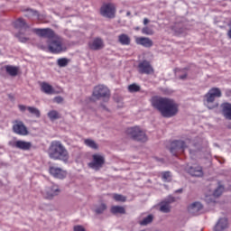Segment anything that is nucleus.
Instances as JSON below:
<instances>
[{
  "label": "nucleus",
  "instance_id": "1",
  "mask_svg": "<svg viewBox=\"0 0 231 231\" xmlns=\"http://www.w3.org/2000/svg\"><path fill=\"white\" fill-rule=\"evenodd\" d=\"M152 106L163 118H172L178 115L179 106L174 99L155 97L152 98Z\"/></svg>",
  "mask_w": 231,
  "mask_h": 231
},
{
  "label": "nucleus",
  "instance_id": "2",
  "mask_svg": "<svg viewBox=\"0 0 231 231\" xmlns=\"http://www.w3.org/2000/svg\"><path fill=\"white\" fill-rule=\"evenodd\" d=\"M34 33L39 37H44L49 39L47 41L48 50L51 53H61L62 49V39L60 36L55 33V31L51 28L45 29H33Z\"/></svg>",
  "mask_w": 231,
  "mask_h": 231
},
{
  "label": "nucleus",
  "instance_id": "3",
  "mask_svg": "<svg viewBox=\"0 0 231 231\" xmlns=\"http://www.w3.org/2000/svg\"><path fill=\"white\" fill-rule=\"evenodd\" d=\"M49 158L51 160H60L64 163H68L69 160V152L60 141H52L48 150Z\"/></svg>",
  "mask_w": 231,
  "mask_h": 231
},
{
  "label": "nucleus",
  "instance_id": "4",
  "mask_svg": "<svg viewBox=\"0 0 231 231\" xmlns=\"http://www.w3.org/2000/svg\"><path fill=\"white\" fill-rule=\"evenodd\" d=\"M221 97H223L221 89H219V88H212L204 96L205 105L208 109H215V107H217V104L214 102L216 101L217 98H221Z\"/></svg>",
  "mask_w": 231,
  "mask_h": 231
},
{
  "label": "nucleus",
  "instance_id": "5",
  "mask_svg": "<svg viewBox=\"0 0 231 231\" xmlns=\"http://www.w3.org/2000/svg\"><path fill=\"white\" fill-rule=\"evenodd\" d=\"M125 134L134 140V142H141L142 143H145L147 142V134L144 133L140 126H133L126 129Z\"/></svg>",
  "mask_w": 231,
  "mask_h": 231
},
{
  "label": "nucleus",
  "instance_id": "6",
  "mask_svg": "<svg viewBox=\"0 0 231 231\" xmlns=\"http://www.w3.org/2000/svg\"><path fill=\"white\" fill-rule=\"evenodd\" d=\"M187 148V143L183 140H175L171 142L170 152L173 156H180V154H183L185 152V149Z\"/></svg>",
  "mask_w": 231,
  "mask_h": 231
},
{
  "label": "nucleus",
  "instance_id": "7",
  "mask_svg": "<svg viewBox=\"0 0 231 231\" xmlns=\"http://www.w3.org/2000/svg\"><path fill=\"white\" fill-rule=\"evenodd\" d=\"M93 97L97 100H100V98H106V100H109V97H111V92L109 91V88H107V87L104 85H99L94 88Z\"/></svg>",
  "mask_w": 231,
  "mask_h": 231
},
{
  "label": "nucleus",
  "instance_id": "8",
  "mask_svg": "<svg viewBox=\"0 0 231 231\" xmlns=\"http://www.w3.org/2000/svg\"><path fill=\"white\" fill-rule=\"evenodd\" d=\"M42 194L45 199H53L55 196L60 194V188H59V185L57 184H51L50 186L45 187Z\"/></svg>",
  "mask_w": 231,
  "mask_h": 231
},
{
  "label": "nucleus",
  "instance_id": "9",
  "mask_svg": "<svg viewBox=\"0 0 231 231\" xmlns=\"http://www.w3.org/2000/svg\"><path fill=\"white\" fill-rule=\"evenodd\" d=\"M100 14L103 17H107L108 19H115V14H116V7L114 4L108 3L104 4L100 8Z\"/></svg>",
  "mask_w": 231,
  "mask_h": 231
},
{
  "label": "nucleus",
  "instance_id": "10",
  "mask_svg": "<svg viewBox=\"0 0 231 231\" xmlns=\"http://www.w3.org/2000/svg\"><path fill=\"white\" fill-rule=\"evenodd\" d=\"M106 163V158L100 154L92 155V162L88 163V167L94 171H100Z\"/></svg>",
  "mask_w": 231,
  "mask_h": 231
},
{
  "label": "nucleus",
  "instance_id": "11",
  "mask_svg": "<svg viewBox=\"0 0 231 231\" xmlns=\"http://www.w3.org/2000/svg\"><path fill=\"white\" fill-rule=\"evenodd\" d=\"M137 69L141 75H152L154 73V69L151 65V61L147 60L139 62Z\"/></svg>",
  "mask_w": 231,
  "mask_h": 231
},
{
  "label": "nucleus",
  "instance_id": "12",
  "mask_svg": "<svg viewBox=\"0 0 231 231\" xmlns=\"http://www.w3.org/2000/svg\"><path fill=\"white\" fill-rule=\"evenodd\" d=\"M13 131L15 134H19L20 136H28L30 132L28 131V127L23 123V121H14L13 125Z\"/></svg>",
  "mask_w": 231,
  "mask_h": 231
},
{
  "label": "nucleus",
  "instance_id": "13",
  "mask_svg": "<svg viewBox=\"0 0 231 231\" xmlns=\"http://www.w3.org/2000/svg\"><path fill=\"white\" fill-rule=\"evenodd\" d=\"M49 172L53 176V178H58V180H64L68 176V172L61 168L57 166H50Z\"/></svg>",
  "mask_w": 231,
  "mask_h": 231
},
{
  "label": "nucleus",
  "instance_id": "14",
  "mask_svg": "<svg viewBox=\"0 0 231 231\" xmlns=\"http://www.w3.org/2000/svg\"><path fill=\"white\" fill-rule=\"evenodd\" d=\"M176 199L174 197H169L166 200L160 203V211L163 214H169L171 212V203H174Z\"/></svg>",
  "mask_w": 231,
  "mask_h": 231
},
{
  "label": "nucleus",
  "instance_id": "15",
  "mask_svg": "<svg viewBox=\"0 0 231 231\" xmlns=\"http://www.w3.org/2000/svg\"><path fill=\"white\" fill-rule=\"evenodd\" d=\"M88 48L93 51H98L99 50H102L104 48V40L98 37L95 38L88 42Z\"/></svg>",
  "mask_w": 231,
  "mask_h": 231
},
{
  "label": "nucleus",
  "instance_id": "16",
  "mask_svg": "<svg viewBox=\"0 0 231 231\" xmlns=\"http://www.w3.org/2000/svg\"><path fill=\"white\" fill-rule=\"evenodd\" d=\"M13 146L15 147V149H20V151H30V149H32V143L18 140L13 143Z\"/></svg>",
  "mask_w": 231,
  "mask_h": 231
},
{
  "label": "nucleus",
  "instance_id": "17",
  "mask_svg": "<svg viewBox=\"0 0 231 231\" xmlns=\"http://www.w3.org/2000/svg\"><path fill=\"white\" fill-rule=\"evenodd\" d=\"M188 210L192 216H199V211L203 210V205L200 202H194L189 206Z\"/></svg>",
  "mask_w": 231,
  "mask_h": 231
},
{
  "label": "nucleus",
  "instance_id": "18",
  "mask_svg": "<svg viewBox=\"0 0 231 231\" xmlns=\"http://www.w3.org/2000/svg\"><path fill=\"white\" fill-rule=\"evenodd\" d=\"M222 109V115L226 120H231V104L230 103H222L220 106Z\"/></svg>",
  "mask_w": 231,
  "mask_h": 231
},
{
  "label": "nucleus",
  "instance_id": "19",
  "mask_svg": "<svg viewBox=\"0 0 231 231\" xmlns=\"http://www.w3.org/2000/svg\"><path fill=\"white\" fill-rule=\"evenodd\" d=\"M41 91L42 93H45V95H55V88H53V86L50 85L48 82H42L40 84Z\"/></svg>",
  "mask_w": 231,
  "mask_h": 231
},
{
  "label": "nucleus",
  "instance_id": "20",
  "mask_svg": "<svg viewBox=\"0 0 231 231\" xmlns=\"http://www.w3.org/2000/svg\"><path fill=\"white\" fill-rule=\"evenodd\" d=\"M190 176H195L196 178L203 177V168L201 166H191L188 170Z\"/></svg>",
  "mask_w": 231,
  "mask_h": 231
},
{
  "label": "nucleus",
  "instance_id": "21",
  "mask_svg": "<svg viewBox=\"0 0 231 231\" xmlns=\"http://www.w3.org/2000/svg\"><path fill=\"white\" fill-rule=\"evenodd\" d=\"M14 26L15 28H18L21 32H28V30H30V26L28 25V23H26V22L24 21V19L20 18L18 19L15 23H14Z\"/></svg>",
  "mask_w": 231,
  "mask_h": 231
},
{
  "label": "nucleus",
  "instance_id": "22",
  "mask_svg": "<svg viewBox=\"0 0 231 231\" xmlns=\"http://www.w3.org/2000/svg\"><path fill=\"white\" fill-rule=\"evenodd\" d=\"M137 44L143 46L144 48H151L152 46V40L146 37H140L136 39Z\"/></svg>",
  "mask_w": 231,
  "mask_h": 231
},
{
  "label": "nucleus",
  "instance_id": "23",
  "mask_svg": "<svg viewBox=\"0 0 231 231\" xmlns=\"http://www.w3.org/2000/svg\"><path fill=\"white\" fill-rule=\"evenodd\" d=\"M228 226V219L220 218L217 225L215 226V231H223Z\"/></svg>",
  "mask_w": 231,
  "mask_h": 231
},
{
  "label": "nucleus",
  "instance_id": "24",
  "mask_svg": "<svg viewBox=\"0 0 231 231\" xmlns=\"http://www.w3.org/2000/svg\"><path fill=\"white\" fill-rule=\"evenodd\" d=\"M118 42L123 46H129L131 44V38L125 33H122L118 36Z\"/></svg>",
  "mask_w": 231,
  "mask_h": 231
},
{
  "label": "nucleus",
  "instance_id": "25",
  "mask_svg": "<svg viewBox=\"0 0 231 231\" xmlns=\"http://www.w3.org/2000/svg\"><path fill=\"white\" fill-rule=\"evenodd\" d=\"M5 71L10 77H17L19 74V68L12 65L5 66Z\"/></svg>",
  "mask_w": 231,
  "mask_h": 231
},
{
  "label": "nucleus",
  "instance_id": "26",
  "mask_svg": "<svg viewBox=\"0 0 231 231\" xmlns=\"http://www.w3.org/2000/svg\"><path fill=\"white\" fill-rule=\"evenodd\" d=\"M111 214H114V216H116L117 214H125V208L122 206H112L110 208Z\"/></svg>",
  "mask_w": 231,
  "mask_h": 231
},
{
  "label": "nucleus",
  "instance_id": "27",
  "mask_svg": "<svg viewBox=\"0 0 231 231\" xmlns=\"http://www.w3.org/2000/svg\"><path fill=\"white\" fill-rule=\"evenodd\" d=\"M47 116L51 120V122H53L60 118V114L57 112V110H51L48 112Z\"/></svg>",
  "mask_w": 231,
  "mask_h": 231
},
{
  "label": "nucleus",
  "instance_id": "28",
  "mask_svg": "<svg viewBox=\"0 0 231 231\" xmlns=\"http://www.w3.org/2000/svg\"><path fill=\"white\" fill-rule=\"evenodd\" d=\"M27 110L31 115H33L36 116V118H41V110H39L37 107L34 106H27Z\"/></svg>",
  "mask_w": 231,
  "mask_h": 231
},
{
  "label": "nucleus",
  "instance_id": "29",
  "mask_svg": "<svg viewBox=\"0 0 231 231\" xmlns=\"http://www.w3.org/2000/svg\"><path fill=\"white\" fill-rule=\"evenodd\" d=\"M154 219V217L152 215H148L146 217H144L141 222L140 225L142 226H147V225L152 223V220Z\"/></svg>",
  "mask_w": 231,
  "mask_h": 231
},
{
  "label": "nucleus",
  "instance_id": "30",
  "mask_svg": "<svg viewBox=\"0 0 231 231\" xmlns=\"http://www.w3.org/2000/svg\"><path fill=\"white\" fill-rule=\"evenodd\" d=\"M57 64L60 66V68H66V66L69 64V60L68 58L58 59Z\"/></svg>",
  "mask_w": 231,
  "mask_h": 231
},
{
  "label": "nucleus",
  "instance_id": "31",
  "mask_svg": "<svg viewBox=\"0 0 231 231\" xmlns=\"http://www.w3.org/2000/svg\"><path fill=\"white\" fill-rule=\"evenodd\" d=\"M84 143L90 149H98V145L92 139H85Z\"/></svg>",
  "mask_w": 231,
  "mask_h": 231
},
{
  "label": "nucleus",
  "instance_id": "32",
  "mask_svg": "<svg viewBox=\"0 0 231 231\" xmlns=\"http://www.w3.org/2000/svg\"><path fill=\"white\" fill-rule=\"evenodd\" d=\"M140 89H141L140 86L136 85V83H133L128 86V91L130 93H138Z\"/></svg>",
  "mask_w": 231,
  "mask_h": 231
},
{
  "label": "nucleus",
  "instance_id": "33",
  "mask_svg": "<svg viewBox=\"0 0 231 231\" xmlns=\"http://www.w3.org/2000/svg\"><path fill=\"white\" fill-rule=\"evenodd\" d=\"M223 190H225V187L218 185V187L213 192V196L215 198H219V196H221V194H223Z\"/></svg>",
  "mask_w": 231,
  "mask_h": 231
},
{
  "label": "nucleus",
  "instance_id": "34",
  "mask_svg": "<svg viewBox=\"0 0 231 231\" xmlns=\"http://www.w3.org/2000/svg\"><path fill=\"white\" fill-rule=\"evenodd\" d=\"M25 12H27L26 17H39V12L33 9H26Z\"/></svg>",
  "mask_w": 231,
  "mask_h": 231
},
{
  "label": "nucleus",
  "instance_id": "35",
  "mask_svg": "<svg viewBox=\"0 0 231 231\" xmlns=\"http://www.w3.org/2000/svg\"><path fill=\"white\" fill-rule=\"evenodd\" d=\"M105 210H107V205L102 203L96 208L95 212L96 214H104Z\"/></svg>",
  "mask_w": 231,
  "mask_h": 231
},
{
  "label": "nucleus",
  "instance_id": "36",
  "mask_svg": "<svg viewBox=\"0 0 231 231\" xmlns=\"http://www.w3.org/2000/svg\"><path fill=\"white\" fill-rule=\"evenodd\" d=\"M113 199L115 201H121L122 203H125V201H127V198L120 194H114Z\"/></svg>",
  "mask_w": 231,
  "mask_h": 231
},
{
  "label": "nucleus",
  "instance_id": "37",
  "mask_svg": "<svg viewBox=\"0 0 231 231\" xmlns=\"http://www.w3.org/2000/svg\"><path fill=\"white\" fill-rule=\"evenodd\" d=\"M142 33H143V35H154V31L146 26L142 29Z\"/></svg>",
  "mask_w": 231,
  "mask_h": 231
},
{
  "label": "nucleus",
  "instance_id": "38",
  "mask_svg": "<svg viewBox=\"0 0 231 231\" xmlns=\"http://www.w3.org/2000/svg\"><path fill=\"white\" fill-rule=\"evenodd\" d=\"M23 33H26V32H19L18 33L15 34V37L19 39L20 42H28V38L23 36Z\"/></svg>",
  "mask_w": 231,
  "mask_h": 231
},
{
  "label": "nucleus",
  "instance_id": "39",
  "mask_svg": "<svg viewBox=\"0 0 231 231\" xmlns=\"http://www.w3.org/2000/svg\"><path fill=\"white\" fill-rule=\"evenodd\" d=\"M162 180L164 181H171V171L162 172Z\"/></svg>",
  "mask_w": 231,
  "mask_h": 231
},
{
  "label": "nucleus",
  "instance_id": "40",
  "mask_svg": "<svg viewBox=\"0 0 231 231\" xmlns=\"http://www.w3.org/2000/svg\"><path fill=\"white\" fill-rule=\"evenodd\" d=\"M54 102H56V104H62V102H64V98H62V97H54Z\"/></svg>",
  "mask_w": 231,
  "mask_h": 231
},
{
  "label": "nucleus",
  "instance_id": "41",
  "mask_svg": "<svg viewBox=\"0 0 231 231\" xmlns=\"http://www.w3.org/2000/svg\"><path fill=\"white\" fill-rule=\"evenodd\" d=\"M74 231H86V228H84L82 226H75Z\"/></svg>",
  "mask_w": 231,
  "mask_h": 231
},
{
  "label": "nucleus",
  "instance_id": "42",
  "mask_svg": "<svg viewBox=\"0 0 231 231\" xmlns=\"http://www.w3.org/2000/svg\"><path fill=\"white\" fill-rule=\"evenodd\" d=\"M18 107H19L20 111H22V112H24V111H26V109H28V107L24 105H19Z\"/></svg>",
  "mask_w": 231,
  "mask_h": 231
},
{
  "label": "nucleus",
  "instance_id": "43",
  "mask_svg": "<svg viewBox=\"0 0 231 231\" xmlns=\"http://www.w3.org/2000/svg\"><path fill=\"white\" fill-rule=\"evenodd\" d=\"M188 77L187 72H184V74L179 76L180 80H185Z\"/></svg>",
  "mask_w": 231,
  "mask_h": 231
},
{
  "label": "nucleus",
  "instance_id": "44",
  "mask_svg": "<svg viewBox=\"0 0 231 231\" xmlns=\"http://www.w3.org/2000/svg\"><path fill=\"white\" fill-rule=\"evenodd\" d=\"M38 48H40V50H48L46 45H42L41 43L38 44Z\"/></svg>",
  "mask_w": 231,
  "mask_h": 231
},
{
  "label": "nucleus",
  "instance_id": "45",
  "mask_svg": "<svg viewBox=\"0 0 231 231\" xmlns=\"http://www.w3.org/2000/svg\"><path fill=\"white\" fill-rule=\"evenodd\" d=\"M143 24H144V25L149 24V19L144 18V19H143Z\"/></svg>",
  "mask_w": 231,
  "mask_h": 231
},
{
  "label": "nucleus",
  "instance_id": "46",
  "mask_svg": "<svg viewBox=\"0 0 231 231\" xmlns=\"http://www.w3.org/2000/svg\"><path fill=\"white\" fill-rule=\"evenodd\" d=\"M226 97H231V90L226 91Z\"/></svg>",
  "mask_w": 231,
  "mask_h": 231
},
{
  "label": "nucleus",
  "instance_id": "47",
  "mask_svg": "<svg viewBox=\"0 0 231 231\" xmlns=\"http://www.w3.org/2000/svg\"><path fill=\"white\" fill-rule=\"evenodd\" d=\"M176 194H181V192H183V189H179L177 190H175Z\"/></svg>",
  "mask_w": 231,
  "mask_h": 231
},
{
  "label": "nucleus",
  "instance_id": "48",
  "mask_svg": "<svg viewBox=\"0 0 231 231\" xmlns=\"http://www.w3.org/2000/svg\"><path fill=\"white\" fill-rule=\"evenodd\" d=\"M227 37L228 39H231V28L227 32Z\"/></svg>",
  "mask_w": 231,
  "mask_h": 231
},
{
  "label": "nucleus",
  "instance_id": "49",
  "mask_svg": "<svg viewBox=\"0 0 231 231\" xmlns=\"http://www.w3.org/2000/svg\"><path fill=\"white\" fill-rule=\"evenodd\" d=\"M227 26H228L229 28H231V18H230V21H229L228 23H227Z\"/></svg>",
  "mask_w": 231,
  "mask_h": 231
},
{
  "label": "nucleus",
  "instance_id": "50",
  "mask_svg": "<svg viewBox=\"0 0 231 231\" xmlns=\"http://www.w3.org/2000/svg\"><path fill=\"white\" fill-rule=\"evenodd\" d=\"M126 15H127V17H129V15H131V13L128 11V12L126 13Z\"/></svg>",
  "mask_w": 231,
  "mask_h": 231
},
{
  "label": "nucleus",
  "instance_id": "51",
  "mask_svg": "<svg viewBox=\"0 0 231 231\" xmlns=\"http://www.w3.org/2000/svg\"><path fill=\"white\" fill-rule=\"evenodd\" d=\"M189 154H192V150H189Z\"/></svg>",
  "mask_w": 231,
  "mask_h": 231
},
{
  "label": "nucleus",
  "instance_id": "52",
  "mask_svg": "<svg viewBox=\"0 0 231 231\" xmlns=\"http://www.w3.org/2000/svg\"><path fill=\"white\" fill-rule=\"evenodd\" d=\"M182 71H185V69H183Z\"/></svg>",
  "mask_w": 231,
  "mask_h": 231
}]
</instances>
